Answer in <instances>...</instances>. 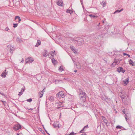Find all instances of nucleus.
<instances>
[{
  "label": "nucleus",
  "instance_id": "f257e3e1",
  "mask_svg": "<svg viewBox=\"0 0 135 135\" xmlns=\"http://www.w3.org/2000/svg\"><path fill=\"white\" fill-rule=\"evenodd\" d=\"M65 94L64 92L63 91L59 92L56 95V97L58 98H64L65 97Z\"/></svg>",
  "mask_w": 135,
  "mask_h": 135
},
{
  "label": "nucleus",
  "instance_id": "f03ea898",
  "mask_svg": "<svg viewBox=\"0 0 135 135\" xmlns=\"http://www.w3.org/2000/svg\"><path fill=\"white\" fill-rule=\"evenodd\" d=\"M85 93H83V94H79V96L80 98V99L82 102H85L86 99Z\"/></svg>",
  "mask_w": 135,
  "mask_h": 135
},
{
  "label": "nucleus",
  "instance_id": "7ed1b4c3",
  "mask_svg": "<svg viewBox=\"0 0 135 135\" xmlns=\"http://www.w3.org/2000/svg\"><path fill=\"white\" fill-rule=\"evenodd\" d=\"M128 97L126 95V96H121V98L122 99V102L125 104H127V100Z\"/></svg>",
  "mask_w": 135,
  "mask_h": 135
},
{
  "label": "nucleus",
  "instance_id": "20e7f679",
  "mask_svg": "<svg viewBox=\"0 0 135 135\" xmlns=\"http://www.w3.org/2000/svg\"><path fill=\"white\" fill-rule=\"evenodd\" d=\"M21 126L19 124H18L14 126L13 129L17 131L21 128Z\"/></svg>",
  "mask_w": 135,
  "mask_h": 135
},
{
  "label": "nucleus",
  "instance_id": "39448f33",
  "mask_svg": "<svg viewBox=\"0 0 135 135\" xmlns=\"http://www.w3.org/2000/svg\"><path fill=\"white\" fill-rule=\"evenodd\" d=\"M125 118L126 120L127 121V120H129L131 118V115L129 113H127L125 114Z\"/></svg>",
  "mask_w": 135,
  "mask_h": 135
},
{
  "label": "nucleus",
  "instance_id": "423d86ee",
  "mask_svg": "<svg viewBox=\"0 0 135 135\" xmlns=\"http://www.w3.org/2000/svg\"><path fill=\"white\" fill-rule=\"evenodd\" d=\"M102 118L103 121L106 124L107 126H108L109 125V123L108 122V120L105 119V118L104 117L102 116Z\"/></svg>",
  "mask_w": 135,
  "mask_h": 135
},
{
  "label": "nucleus",
  "instance_id": "0eeeda50",
  "mask_svg": "<svg viewBox=\"0 0 135 135\" xmlns=\"http://www.w3.org/2000/svg\"><path fill=\"white\" fill-rule=\"evenodd\" d=\"M117 71L119 72L120 73L122 72V73H124L125 72V70L123 69L122 67H119L117 68Z\"/></svg>",
  "mask_w": 135,
  "mask_h": 135
},
{
  "label": "nucleus",
  "instance_id": "6e6552de",
  "mask_svg": "<svg viewBox=\"0 0 135 135\" xmlns=\"http://www.w3.org/2000/svg\"><path fill=\"white\" fill-rule=\"evenodd\" d=\"M34 61L32 57H29L25 61L26 63L32 62Z\"/></svg>",
  "mask_w": 135,
  "mask_h": 135
},
{
  "label": "nucleus",
  "instance_id": "1a4fd4ad",
  "mask_svg": "<svg viewBox=\"0 0 135 135\" xmlns=\"http://www.w3.org/2000/svg\"><path fill=\"white\" fill-rule=\"evenodd\" d=\"M70 48L73 51V52L75 53V54H77V52L76 51V50L75 49L74 47L72 46H70Z\"/></svg>",
  "mask_w": 135,
  "mask_h": 135
},
{
  "label": "nucleus",
  "instance_id": "9d476101",
  "mask_svg": "<svg viewBox=\"0 0 135 135\" xmlns=\"http://www.w3.org/2000/svg\"><path fill=\"white\" fill-rule=\"evenodd\" d=\"M7 47H9L10 50H9L10 51V52H11L12 53L13 52V51H14L15 49V48L14 47V46L13 47L11 45H8Z\"/></svg>",
  "mask_w": 135,
  "mask_h": 135
},
{
  "label": "nucleus",
  "instance_id": "9b49d317",
  "mask_svg": "<svg viewBox=\"0 0 135 135\" xmlns=\"http://www.w3.org/2000/svg\"><path fill=\"white\" fill-rule=\"evenodd\" d=\"M57 4L59 6H62L63 5V3L61 0H59L57 2Z\"/></svg>",
  "mask_w": 135,
  "mask_h": 135
},
{
  "label": "nucleus",
  "instance_id": "f8f14e48",
  "mask_svg": "<svg viewBox=\"0 0 135 135\" xmlns=\"http://www.w3.org/2000/svg\"><path fill=\"white\" fill-rule=\"evenodd\" d=\"M25 86H23V87L22 88L21 90V92H19V94L18 95L19 96H21V95H22L24 91L25 90Z\"/></svg>",
  "mask_w": 135,
  "mask_h": 135
},
{
  "label": "nucleus",
  "instance_id": "ddd939ff",
  "mask_svg": "<svg viewBox=\"0 0 135 135\" xmlns=\"http://www.w3.org/2000/svg\"><path fill=\"white\" fill-rule=\"evenodd\" d=\"M59 123L58 122H55L53 124V126L54 127H58V128H59Z\"/></svg>",
  "mask_w": 135,
  "mask_h": 135
},
{
  "label": "nucleus",
  "instance_id": "4468645a",
  "mask_svg": "<svg viewBox=\"0 0 135 135\" xmlns=\"http://www.w3.org/2000/svg\"><path fill=\"white\" fill-rule=\"evenodd\" d=\"M122 60V59H117L115 58L114 59V62H115L116 64H119L120 62Z\"/></svg>",
  "mask_w": 135,
  "mask_h": 135
},
{
  "label": "nucleus",
  "instance_id": "2eb2a0df",
  "mask_svg": "<svg viewBox=\"0 0 135 135\" xmlns=\"http://www.w3.org/2000/svg\"><path fill=\"white\" fill-rule=\"evenodd\" d=\"M119 95L120 97L121 98V96H126V92L124 91H121L119 93Z\"/></svg>",
  "mask_w": 135,
  "mask_h": 135
},
{
  "label": "nucleus",
  "instance_id": "dca6fc26",
  "mask_svg": "<svg viewBox=\"0 0 135 135\" xmlns=\"http://www.w3.org/2000/svg\"><path fill=\"white\" fill-rule=\"evenodd\" d=\"M75 65L77 68L79 69H80L81 68L80 64L79 62H77V63L75 64Z\"/></svg>",
  "mask_w": 135,
  "mask_h": 135
},
{
  "label": "nucleus",
  "instance_id": "f3484780",
  "mask_svg": "<svg viewBox=\"0 0 135 135\" xmlns=\"http://www.w3.org/2000/svg\"><path fill=\"white\" fill-rule=\"evenodd\" d=\"M6 70H4V71L3 72V73H2V74L1 75V76L2 77H3L4 78H5L6 77V75L7 74V73L6 72Z\"/></svg>",
  "mask_w": 135,
  "mask_h": 135
},
{
  "label": "nucleus",
  "instance_id": "a211bd4d",
  "mask_svg": "<svg viewBox=\"0 0 135 135\" xmlns=\"http://www.w3.org/2000/svg\"><path fill=\"white\" fill-rule=\"evenodd\" d=\"M48 54H47V51L46 50H45L43 52V56L45 57H46L47 56V55Z\"/></svg>",
  "mask_w": 135,
  "mask_h": 135
},
{
  "label": "nucleus",
  "instance_id": "6ab92c4d",
  "mask_svg": "<svg viewBox=\"0 0 135 135\" xmlns=\"http://www.w3.org/2000/svg\"><path fill=\"white\" fill-rule=\"evenodd\" d=\"M78 42L80 43V44L82 45L84 43V40L82 38L79 39L78 41Z\"/></svg>",
  "mask_w": 135,
  "mask_h": 135
},
{
  "label": "nucleus",
  "instance_id": "aec40b11",
  "mask_svg": "<svg viewBox=\"0 0 135 135\" xmlns=\"http://www.w3.org/2000/svg\"><path fill=\"white\" fill-rule=\"evenodd\" d=\"M48 99L51 102H53L54 99V97L52 96L49 97L48 98Z\"/></svg>",
  "mask_w": 135,
  "mask_h": 135
},
{
  "label": "nucleus",
  "instance_id": "412c9836",
  "mask_svg": "<svg viewBox=\"0 0 135 135\" xmlns=\"http://www.w3.org/2000/svg\"><path fill=\"white\" fill-rule=\"evenodd\" d=\"M16 41L18 43H21L23 42L22 40L19 37H17V38Z\"/></svg>",
  "mask_w": 135,
  "mask_h": 135
},
{
  "label": "nucleus",
  "instance_id": "4be33fe9",
  "mask_svg": "<svg viewBox=\"0 0 135 135\" xmlns=\"http://www.w3.org/2000/svg\"><path fill=\"white\" fill-rule=\"evenodd\" d=\"M52 63H53L54 65L56 64L57 63V61L55 60L54 58H53L51 59Z\"/></svg>",
  "mask_w": 135,
  "mask_h": 135
},
{
  "label": "nucleus",
  "instance_id": "5701e85b",
  "mask_svg": "<svg viewBox=\"0 0 135 135\" xmlns=\"http://www.w3.org/2000/svg\"><path fill=\"white\" fill-rule=\"evenodd\" d=\"M41 44V41L39 40H38L37 43L35 45V47H38L39 45H40Z\"/></svg>",
  "mask_w": 135,
  "mask_h": 135
},
{
  "label": "nucleus",
  "instance_id": "b1692460",
  "mask_svg": "<svg viewBox=\"0 0 135 135\" xmlns=\"http://www.w3.org/2000/svg\"><path fill=\"white\" fill-rule=\"evenodd\" d=\"M79 94H83V93H85L83 92L82 90L81 89H79Z\"/></svg>",
  "mask_w": 135,
  "mask_h": 135
},
{
  "label": "nucleus",
  "instance_id": "393cba45",
  "mask_svg": "<svg viewBox=\"0 0 135 135\" xmlns=\"http://www.w3.org/2000/svg\"><path fill=\"white\" fill-rule=\"evenodd\" d=\"M66 12L67 13H70V14H71L73 13V11L71 9H68L66 11Z\"/></svg>",
  "mask_w": 135,
  "mask_h": 135
},
{
  "label": "nucleus",
  "instance_id": "a878e982",
  "mask_svg": "<svg viewBox=\"0 0 135 135\" xmlns=\"http://www.w3.org/2000/svg\"><path fill=\"white\" fill-rule=\"evenodd\" d=\"M128 78H127L126 79V80H125L123 81V82L126 85H127L128 84Z\"/></svg>",
  "mask_w": 135,
  "mask_h": 135
},
{
  "label": "nucleus",
  "instance_id": "bb28decb",
  "mask_svg": "<svg viewBox=\"0 0 135 135\" xmlns=\"http://www.w3.org/2000/svg\"><path fill=\"white\" fill-rule=\"evenodd\" d=\"M39 96L40 98H41L43 96V92L42 91H41L39 93Z\"/></svg>",
  "mask_w": 135,
  "mask_h": 135
},
{
  "label": "nucleus",
  "instance_id": "cd10ccee",
  "mask_svg": "<svg viewBox=\"0 0 135 135\" xmlns=\"http://www.w3.org/2000/svg\"><path fill=\"white\" fill-rule=\"evenodd\" d=\"M129 63L130 65H132V66L134 65V63L133 62L132 60H131V59H130V60Z\"/></svg>",
  "mask_w": 135,
  "mask_h": 135
},
{
  "label": "nucleus",
  "instance_id": "c85d7f7f",
  "mask_svg": "<svg viewBox=\"0 0 135 135\" xmlns=\"http://www.w3.org/2000/svg\"><path fill=\"white\" fill-rule=\"evenodd\" d=\"M123 10V9H122L119 10H117L114 13V14H115L117 13H119L121 11Z\"/></svg>",
  "mask_w": 135,
  "mask_h": 135
},
{
  "label": "nucleus",
  "instance_id": "c756f323",
  "mask_svg": "<svg viewBox=\"0 0 135 135\" xmlns=\"http://www.w3.org/2000/svg\"><path fill=\"white\" fill-rule=\"evenodd\" d=\"M122 128V127L120 126H117L116 127V128L117 129H121Z\"/></svg>",
  "mask_w": 135,
  "mask_h": 135
},
{
  "label": "nucleus",
  "instance_id": "7c9ffc66",
  "mask_svg": "<svg viewBox=\"0 0 135 135\" xmlns=\"http://www.w3.org/2000/svg\"><path fill=\"white\" fill-rule=\"evenodd\" d=\"M123 55H124V56H125V55H126V56H128V57H130V55H129V54H128L126 53H123Z\"/></svg>",
  "mask_w": 135,
  "mask_h": 135
},
{
  "label": "nucleus",
  "instance_id": "2f4dec72",
  "mask_svg": "<svg viewBox=\"0 0 135 135\" xmlns=\"http://www.w3.org/2000/svg\"><path fill=\"white\" fill-rule=\"evenodd\" d=\"M18 25V24L17 23H14L13 24V27L15 28Z\"/></svg>",
  "mask_w": 135,
  "mask_h": 135
},
{
  "label": "nucleus",
  "instance_id": "473e14b6",
  "mask_svg": "<svg viewBox=\"0 0 135 135\" xmlns=\"http://www.w3.org/2000/svg\"><path fill=\"white\" fill-rule=\"evenodd\" d=\"M89 16L91 18H94L96 17L95 15L92 14L90 15Z\"/></svg>",
  "mask_w": 135,
  "mask_h": 135
},
{
  "label": "nucleus",
  "instance_id": "72a5a7b5",
  "mask_svg": "<svg viewBox=\"0 0 135 135\" xmlns=\"http://www.w3.org/2000/svg\"><path fill=\"white\" fill-rule=\"evenodd\" d=\"M26 100L27 102H31L32 101V99L30 98V99H27Z\"/></svg>",
  "mask_w": 135,
  "mask_h": 135
},
{
  "label": "nucleus",
  "instance_id": "f704fd0d",
  "mask_svg": "<svg viewBox=\"0 0 135 135\" xmlns=\"http://www.w3.org/2000/svg\"><path fill=\"white\" fill-rule=\"evenodd\" d=\"M59 71H62L63 70V69L62 68H61V66L60 68H59Z\"/></svg>",
  "mask_w": 135,
  "mask_h": 135
},
{
  "label": "nucleus",
  "instance_id": "c9c22d12",
  "mask_svg": "<svg viewBox=\"0 0 135 135\" xmlns=\"http://www.w3.org/2000/svg\"><path fill=\"white\" fill-rule=\"evenodd\" d=\"M75 134L73 132H72L71 133H70L68 135H74Z\"/></svg>",
  "mask_w": 135,
  "mask_h": 135
},
{
  "label": "nucleus",
  "instance_id": "e433bc0d",
  "mask_svg": "<svg viewBox=\"0 0 135 135\" xmlns=\"http://www.w3.org/2000/svg\"><path fill=\"white\" fill-rule=\"evenodd\" d=\"M116 64L115 62H114L112 63V65L114 67V66L116 65Z\"/></svg>",
  "mask_w": 135,
  "mask_h": 135
},
{
  "label": "nucleus",
  "instance_id": "4c0bfd02",
  "mask_svg": "<svg viewBox=\"0 0 135 135\" xmlns=\"http://www.w3.org/2000/svg\"><path fill=\"white\" fill-rule=\"evenodd\" d=\"M20 17H19V16H16L15 17V20H16L17 19V18H20Z\"/></svg>",
  "mask_w": 135,
  "mask_h": 135
},
{
  "label": "nucleus",
  "instance_id": "58836bf2",
  "mask_svg": "<svg viewBox=\"0 0 135 135\" xmlns=\"http://www.w3.org/2000/svg\"><path fill=\"white\" fill-rule=\"evenodd\" d=\"M84 128H83V129H82L81 131H80L79 133H81L84 130Z\"/></svg>",
  "mask_w": 135,
  "mask_h": 135
},
{
  "label": "nucleus",
  "instance_id": "ea45409f",
  "mask_svg": "<svg viewBox=\"0 0 135 135\" xmlns=\"http://www.w3.org/2000/svg\"><path fill=\"white\" fill-rule=\"evenodd\" d=\"M9 30V29L8 27H7L5 28V30L6 31H8V30Z\"/></svg>",
  "mask_w": 135,
  "mask_h": 135
},
{
  "label": "nucleus",
  "instance_id": "a19ab883",
  "mask_svg": "<svg viewBox=\"0 0 135 135\" xmlns=\"http://www.w3.org/2000/svg\"><path fill=\"white\" fill-rule=\"evenodd\" d=\"M18 22L19 23H20V21H21V19L20 17V18H18Z\"/></svg>",
  "mask_w": 135,
  "mask_h": 135
},
{
  "label": "nucleus",
  "instance_id": "79ce46f5",
  "mask_svg": "<svg viewBox=\"0 0 135 135\" xmlns=\"http://www.w3.org/2000/svg\"><path fill=\"white\" fill-rule=\"evenodd\" d=\"M122 112H123V113L125 114H126V112H125V111L124 109L123 110Z\"/></svg>",
  "mask_w": 135,
  "mask_h": 135
},
{
  "label": "nucleus",
  "instance_id": "37998d69",
  "mask_svg": "<svg viewBox=\"0 0 135 135\" xmlns=\"http://www.w3.org/2000/svg\"><path fill=\"white\" fill-rule=\"evenodd\" d=\"M61 80H56V81H55V82H59V81H61Z\"/></svg>",
  "mask_w": 135,
  "mask_h": 135
},
{
  "label": "nucleus",
  "instance_id": "c03bdc74",
  "mask_svg": "<svg viewBox=\"0 0 135 135\" xmlns=\"http://www.w3.org/2000/svg\"><path fill=\"white\" fill-rule=\"evenodd\" d=\"M52 51H51L50 53V54H51V56H53V55L52 54Z\"/></svg>",
  "mask_w": 135,
  "mask_h": 135
},
{
  "label": "nucleus",
  "instance_id": "a18cd8bd",
  "mask_svg": "<svg viewBox=\"0 0 135 135\" xmlns=\"http://www.w3.org/2000/svg\"><path fill=\"white\" fill-rule=\"evenodd\" d=\"M56 53H55V51H54L52 52V54H56Z\"/></svg>",
  "mask_w": 135,
  "mask_h": 135
},
{
  "label": "nucleus",
  "instance_id": "49530a36",
  "mask_svg": "<svg viewBox=\"0 0 135 135\" xmlns=\"http://www.w3.org/2000/svg\"><path fill=\"white\" fill-rule=\"evenodd\" d=\"M23 59H22V60L21 61V63H23Z\"/></svg>",
  "mask_w": 135,
  "mask_h": 135
},
{
  "label": "nucleus",
  "instance_id": "de8ad7c7",
  "mask_svg": "<svg viewBox=\"0 0 135 135\" xmlns=\"http://www.w3.org/2000/svg\"><path fill=\"white\" fill-rule=\"evenodd\" d=\"M88 127V125H87L86 126H85L84 128L86 127Z\"/></svg>",
  "mask_w": 135,
  "mask_h": 135
},
{
  "label": "nucleus",
  "instance_id": "09e8293b",
  "mask_svg": "<svg viewBox=\"0 0 135 135\" xmlns=\"http://www.w3.org/2000/svg\"><path fill=\"white\" fill-rule=\"evenodd\" d=\"M28 110H33V109L30 108V109H28Z\"/></svg>",
  "mask_w": 135,
  "mask_h": 135
},
{
  "label": "nucleus",
  "instance_id": "8fccbe9b",
  "mask_svg": "<svg viewBox=\"0 0 135 135\" xmlns=\"http://www.w3.org/2000/svg\"><path fill=\"white\" fill-rule=\"evenodd\" d=\"M105 6V3H103V7H104V6Z\"/></svg>",
  "mask_w": 135,
  "mask_h": 135
},
{
  "label": "nucleus",
  "instance_id": "3c124183",
  "mask_svg": "<svg viewBox=\"0 0 135 135\" xmlns=\"http://www.w3.org/2000/svg\"><path fill=\"white\" fill-rule=\"evenodd\" d=\"M77 71V70H75L74 71V72L75 73H76Z\"/></svg>",
  "mask_w": 135,
  "mask_h": 135
},
{
  "label": "nucleus",
  "instance_id": "603ef678",
  "mask_svg": "<svg viewBox=\"0 0 135 135\" xmlns=\"http://www.w3.org/2000/svg\"><path fill=\"white\" fill-rule=\"evenodd\" d=\"M100 23H99L97 25V26H99V25H100Z\"/></svg>",
  "mask_w": 135,
  "mask_h": 135
},
{
  "label": "nucleus",
  "instance_id": "864d4df0",
  "mask_svg": "<svg viewBox=\"0 0 135 135\" xmlns=\"http://www.w3.org/2000/svg\"><path fill=\"white\" fill-rule=\"evenodd\" d=\"M47 133V134H49V135H50L47 132V133Z\"/></svg>",
  "mask_w": 135,
  "mask_h": 135
},
{
  "label": "nucleus",
  "instance_id": "5fc2aeb1",
  "mask_svg": "<svg viewBox=\"0 0 135 135\" xmlns=\"http://www.w3.org/2000/svg\"><path fill=\"white\" fill-rule=\"evenodd\" d=\"M47 133V134H49V135H50L47 132V133Z\"/></svg>",
  "mask_w": 135,
  "mask_h": 135
},
{
  "label": "nucleus",
  "instance_id": "6e6d98bb",
  "mask_svg": "<svg viewBox=\"0 0 135 135\" xmlns=\"http://www.w3.org/2000/svg\"><path fill=\"white\" fill-rule=\"evenodd\" d=\"M98 28V29H99L100 28V27H99Z\"/></svg>",
  "mask_w": 135,
  "mask_h": 135
},
{
  "label": "nucleus",
  "instance_id": "4d7b16f0",
  "mask_svg": "<svg viewBox=\"0 0 135 135\" xmlns=\"http://www.w3.org/2000/svg\"><path fill=\"white\" fill-rule=\"evenodd\" d=\"M45 132H46V133H47V131H46L45 129Z\"/></svg>",
  "mask_w": 135,
  "mask_h": 135
},
{
  "label": "nucleus",
  "instance_id": "13d9d810",
  "mask_svg": "<svg viewBox=\"0 0 135 135\" xmlns=\"http://www.w3.org/2000/svg\"><path fill=\"white\" fill-rule=\"evenodd\" d=\"M102 22H103V23H104V21H103Z\"/></svg>",
  "mask_w": 135,
  "mask_h": 135
},
{
  "label": "nucleus",
  "instance_id": "bf43d9fd",
  "mask_svg": "<svg viewBox=\"0 0 135 135\" xmlns=\"http://www.w3.org/2000/svg\"><path fill=\"white\" fill-rule=\"evenodd\" d=\"M81 135H84V134H81Z\"/></svg>",
  "mask_w": 135,
  "mask_h": 135
},
{
  "label": "nucleus",
  "instance_id": "052dcab7",
  "mask_svg": "<svg viewBox=\"0 0 135 135\" xmlns=\"http://www.w3.org/2000/svg\"><path fill=\"white\" fill-rule=\"evenodd\" d=\"M2 102H4V101H2Z\"/></svg>",
  "mask_w": 135,
  "mask_h": 135
},
{
  "label": "nucleus",
  "instance_id": "680f3d73",
  "mask_svg": "<svg viewBox=\"0 0 135 135\" xmlns=\"http://www.w3.org/2000/svg\"><path fill=\"white\" fill-rule=\"evenodd\" d=\"M72 60H73V62H75L74 61V60L73 59Z\"/></svg>",
  "mask_w": 135,
  "mask_h": 135
},
{
  "label": "nucleus",
  "instance_id": "e2e57ef3",
  "mask_svg": "<svg viewBox=\"0 0 135 135\" xmlns=\"http://www.w3.org/2000/svg\"><path fill=\"white\" fill-rule=\"evenodd\" d=\"M44 89L43 90V91H42L43 92V91H44Z\"/></svg>",
  "mask_w": 135,
  "mask_h": 135
},
{
  "label": "nucleus",
  "instance_id": "0e129e2a",
  "mask_svg": "<svg viewBox=\"0 0 135 135\" xmlns=\"http://www.w3.org/2000/svg\"><path fill=\"white\" fill-rule=\"evenodd\" d=\"M17 135H19V134H18Z\"/></svg>",
  "mask_w": 135,
  "mask_h": 135
},
{
  "label": "nucleus",
  "instance_id": "69168bd1",
  "mask_svg": "<svg viewBox=\"0 0 135 135\" xmlns=\"http://www.w3.org/2000/svg\"><path fill=\"white\" fill-rule=\"evenodd\" d=\"M27 109L28 110L29 109L28 108H27Z\"/></svg>",
  "mask_w": 135,
  "mask_h": 135
}]
</instances>
